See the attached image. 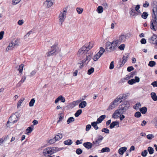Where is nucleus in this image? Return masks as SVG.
<instances>
[{
  "label": "nucleus",
  "instance_id": "nucleus-10",
  "mask_svg": "<svg viewBox=\"0 0 157 157\" xmlns=\"http://www.w3.org/2000/svg\"><path fill=\"white\" fill-rule=\"evenodd\" d=\"M130 33L122 34L119 37V41L121 42H124L126 39H128L130 36Z\"/></svg>",
  "mask_w": 157,
  "mask_h": 157
},
{
  "label": "nucleus",
  "instance_id": "nucleus-48",
  "mask_svg": "<svg viewBox=\"0 0 157 157\" xmlns=\"http://www.w3.org/2000/svg\"><path fill=\"white\" fill-rule=\"evenodd\" d=\"M82 152V150L80 148H78L77 149L76 151V153L78 155L81 154Z\"/></svg>",
  "mask_w": 157,
  "mask_h": 157
},
{
  "label": "nucleus",
  "instance_id": "nucleus-42",
  "mask_svg": "<svg viewBox=\"0 0 157 157\" xmlns=\"http://www.w3.org/2000/svg\"><path fill=\"white\" fill-rule=\"evenodd\" d=\"M97 12L99 13H101L103 11V8L101 6H99L97 9Z\"/></svg>",
  "mask_w": 157,
  "mask_h": 157
},
{
  "label": "nucleus",
  "instance_id": "nucleus-9",
  "mask_svg": "<svg viewBox=\"0 0 157 157\" xmlns=\"http://www.w3.org/2000/svg\"><path fill=\"white\" fill-rule=\"evenodd\" d=\"M121 106V107L120 106H119V109L122 112V113H123L124 112H125L129 108L130 105L129 103L125 101L124 102L123 104H122Z\"/></svg>",
  "mask_w": 157,
  "mask_h": 157
},
{
  "label": "nucleus",
  "instance_id": "nucleus-49",
  "mask_svg": "<svg viewBox=\"0 0 157 157\" xmlns=\"http://www.w3.org/2000/svg\"><path fill=\"white\" fill-rule=\"evenodd\" d=\"M141 116V114L140 112H136L135 113L134 116L136 117L139 118Z\"/></svg>",
  "mask_w": 157,
  "mask_h": 157
},
{
  "label": "nucleus",
  "instance_id": "nucleus-64",
  "mask_svg": "<svg viewBox=\"0 0 157 157\" xmlns=\"http://www.w3.org/2000/svg\"><path fill=\"white\" fill-rule=\"evenodd\" d=\"M153 87H157V81H154L151 83Z\"/></svg>",
  "mask_w": 157,
  "mask_h": 157
},
{
  "label": "nucleus",
  "instance_id": "nucleus-33",
  "mask_svg": "<svg viewBox=\"0 0 157 157\" xmlns=\"http://www.w3.org/2000/svg\"><path fill=\"white\" fill-rule=\"evenodd\" d=\"M25 98H21V99L19 100L17 105V108L21 106V104L23 102Z\"/></svg>",
  "mask_w": 157,
  "mask_h": 157
},
{
  "label": "nucleus",
  "instance_id": "nucleus-27",
  "mask_svg": "<svg viewBox=\"0 0 157 157\" xmlns=\"http://www.w3.org/2000/svg\"><path fill=\"white\" fill-rule=\"evenodd\" d=\"M87 103L86 101H83L80 103L79 105L80 108H84L86 105Z\"/></svg>",
  "mask_w": 157,
  "mask_h": 157
},
{
  "label": "nucleus",
  "instance_id": "nucleus-40",
  "mask_svg": "<svg viewBox=\"0 0 157 157\" xmlns=\"http://www.w3.org/2000/svg\"><path fill=\"white\" fill-rule=\"evenodd\" d=\"M148 15V14L147 12H144L141 15V17L143 18L144 19H146L147 18Z\"/></svg>",
  "mask_w": 157,
  "mask_h": 157
},
{
  "label": "nucleus",
  "instance_id": "nucleus-51",
  "mask_svg": "<svg viewBox=\"0 0 157 157\" xmlns=\"http://www.w3.org/2000/svg\"><path fill=\"white\" fill-rule=\"evenodd\" d=\"M33 129L31 127H29L26 129L27 133H31L33 131Z\"/></svg>",
  "mask_w": 157,
  "mask_h": 157
},
{
  "label": "nucleus",
  "instance_id": "nucleus-44",
  "mask_svg": "<svg viewBox=\"0 0 157 157\" xmlns=\"http://www.w3.org/2000/svg\"><path fill=\"white\" fill-rule=\"evenodd\" d=\"M82 110L81 109L78 110L75 113V115L76 117H78L81 114Z\"/></svg>",
  "mask_w": 157,
  "mask_h": 157
},
{
  "label": "nucleus",
  "instance_id": "nucleus-37",
  "mask_svg": "<svg viewBox=\"0 0 157 157\" xmlns=\"http://www.w3.org/2000/svg\"><path fill=\"white\" fill-rule=\"evenodd\" d=\"M75 121V119L73 117H70L67 121V123L69 124L71 123L72 122Z\"/></svg>",
  "mask_w": 157,
  "mask_h": 157
},
{
  "label": "nucleus",
  "instance_id": "nucleus-45",
  "mask_svg": "<svg viewBox=\"0 0 157 157\" xmlns=\"http://www.w3.org/2000/svg\"><path fill=\"white\" fill-rule=\"evenodd\" d=\"M140 8V6L139 5H137L135 7V10L139 14H140L141 13L140 11L139 10Z\"/></svg>",
  "mask_w": 157,
  "mask_h": 157
},
{
  "label": "nucleus",
  "instance_id": "nucleus-21",
  "mask_svg": "<svg viewBox=\"0 0 157 157\" xmlns=\"http://www.w3.org/2000/svg\"><path fill=\"white\" fill-rule=\"evenodd\" d=\"M117 105L113 101L110 103L107 110H112Z\"/></svg>",
  "mask_w": 157,
  "mask_h": 157
},
{
  "label": "nucleus",
  "instance_id": "nucleus-60",
  "mask_svg": "<svg viewBox=\"0 0 157 157\" xmlns=\"http://www.w3.org/2000/svg\"><path fill=\"white\" fill-rule=\"evenodd\" d=\"M124 44H122L119 46L118 48L121 50H123L124 49Z\"/></svg>",
  "mask_w": 157,
  "mask_h": 157
},
{
  "label": "nucleus",
  "instance_id": "nucleus-26",
  "mask_svg": "<svg viewBox=\"0 0 157 157\" xmlns=\"http://www.w3.org/2000/svg\"><path fill=\"white\" fill-rule=\"evenodd\" d=\"M151 96L152 99L155 101H157V96L155 92H152L151 94Z\"/></svg>",
  "mask_w": 157,
  "mask_h": 157
},
{
  "label": "nucleus",
  "instance_id": "nucleus-22",
  "mask_svg": "<svg viewBox=\"0 0 157 157\" xmlns=\"http://www.w3.org/2000/svg\"><path fill=\"white\" fill-rule=\"evenodd\" d=\"M127 150V147H121L118 150L119 153L121 155H122Z\"/></svg>",
  "mask_w": 157,
  "mask_h": 157
},
{
  "label": "nucleus",
  "instance_id": "nucleus-32",
  "mask_svg": "<svg viewBox=\"0 0 157 157\" xmlns=\"http://www.w3.org/2000/svg\"><path fill=\"white\" fill-rule=\"evenodd\" d=\"M98 123L97 121L91 122L92 126L94 127L95 130H97L98 128V127L97 125V124Z\"/></svg>",
  "mask_w": 157,
  "mask_h": 157
},
{
  "label": "nucleus",
  "instance_id": "nucleus-15",
  "mask_svg": "<svg viewBox=\"0 0 157 157\" xmlns=\"http://www.w3.org/2000/svg\"><path fill=\"white\" fill-rule=\"evenodd\" d=\"M118 42L117 41H114L112 42L111 47H110L109 52H111L115 49L117 46Z\"/></svg>",
  "mask_w": 157,
  "mask_h": 157
},
{
  "label": "nucleus",
  "instance_id": "nucleus-30",
  "mask_svg": "<svg viewBox=\"0 0 157 157\" xmlns=\"http://www.w3.org/2000/svg\"><path fill=\"white\" fill-rule=\"evenodd\" d=\"M151 6L152 7V9H156L157 8V2L155 0H153L151 3Z\"/></svg>",
  "mask_w": 157,
  "mask_h": 157
},
{
  "label": "nucleus",
  "instance_id": "nucleus-7",
  "mask_svg": "<svg viewBox=\"0 0 157 157\" xmlns=\"http://www.w3.org/2000/svg\"><path fill=\"white\" fill-rule=\"evenodd\" d=\"M105 51V49L102 47L100 48V50L93 58V60L95 61H97Z\"/></svg>",
  "mask_w": 157,
  "mask_h": 157
},
{
  "label": "nucleus",
  "instance_id": "nucleus-63",
  "mask_svg": "<svg viewBox=\"0 0 157 157\" xmlns=\"http://www.w3.org/2000/svg\"><path fill=\"white\" fill-rule=\"evenodd\" d=\"M149 6V3L147 1H145V3L143 5V6L144 7H147Z\"/></svg>",
  "mask_w": 157,
  "mask_h": 157
},
{
  "label": "nucleus",
  "instance_id": "nucleus-13",
  "mask_svg": "<svg viewBox=\"0 0 157 157\" xmlns=\"http://www.w3.org/2000/svg\"><path fill=\"white\" fill-rule=\"evenodd\" d=\"M129 55V54L127 53L125 54V55L123 56L122 62H120V63H119V64L120 65V67L123 66L126 62L128 60Z\"/></svg>",
  "mask_w": 157,
  "mask_h": 157
},
{
  "label": "nucleus",
  "instance_id": "nucleus-43",
  "mask_svg": "<svg viewBox=\"0 0 157 157\" xmlns=\"http://www.w3.org/2000/svg\"><path fill=\"white\" fill-rule=\"evenodd\" d=\"M35 100L34 98H32L31 99L29 103V105L30 107L33 106L34 105V104L35 103Z\"/></svg>",
  "mask_w": 157,
  "mask_h": 157
},
{
  "label": "nucleus",
  "instance_id": "nucleus-29",
  "mask_svg": "<svg viewBox=\"0 0 157 157\" xmlns=\"http://www.w3.org/2000/svg\"><path fill=\"white\" fill-rule=\"evenodd\" d=\"M140 112L143 114H145L147 111V108L146 107L144 106L140 109Z\"/></svg>",
  "mask_w": 157,
  "mask_h": 157
},
{
  "label": "nucleus",
  "instance_id": "nucleus-2",
  "mask_svg": "<svg viewBox=\"0 0 157 157\" xmlns=\"http://www.w3.org/2000/svg\"><path fill=\"white\" fill-rule=\"evenodd\" d=\"M93 47V44L92 43L89 42L88 45L86 44L85 46H83L78 51V53L79 55H84L87 54V52Z\"/></svg>",
  "mask_w": 157,
  "mask_h": 157
},
{
  "label": "nucleus",
  "instance_id": "nucleus-62",
  "mask_svg": "<svg viewBox=\"0 0 157 157\" xmlns=\"http://www.w3.org/2000/svg\"><path fill=\"white\" fill-rule=\"evenodd\" d=\"M134 68L132 66H130L128 67L127 68V70L128 72H130L131 71L133 70Z\"/></svg>",
  "mask_w": 157,
  "mask_h": 157
},
{
  "label": "nucleus",
  "instance_id": "nucleus-61",
  "mask_svg": "<svg viewBox=\"0 0 157 157\" xmlns=\"http://www.w3.org/2000/svg\"><path fill=\"white\" fill-rule=\"evenodd\" d=\"M91 126L90 124H87L86 126V131H89L91 128Z\"/></svg>",
  "mask_w": 157,
  "mask_h": 157
},
{
  "label": "nucleus",
  "instance_id": "nucleus-12",
  "mask_svg": "<svg viewBox=\"0 0 157 157\" xmlns=\"http://www.w3.org/2000/svg\"><path fill=\"white\" fill-rule=\"evenodd\" d=\"M86 58L82 60V63L84 65H86L91 59L92 56L89 54H87L86 55Z\"/></svg>",
  "mask_w": 157,
  "mask_h": 157
},
{
  "label": "nucleus",
  "instance_id": "nucleus-23",
  "mask_svg": "<svg viewBox=\"0 0 157 157\" xmlns=\"http://www.w3.org/2000/svg\"><path fill=\"white\" fill-rule=\"evenodd\" d=\"M106 116L105 115H103L100 116L99 118H98L97 122L98 124L100 123L105 118Z\"/></svg>",
  "mask_w": 157,
  "mask_h": 157
},
{
  "label": "nucleus",
  "instance_id": "nucleus-53",
  "mask_svg": "<svg viewBox=\"0 0 157 157\" xmlns=\"http://www.w3.org/2000/svg\"><path fill=\"white\" fill-rule=\"evenodd\" d=\"M102 132H104L105 133L108 134L109 133V130L107 128H103L101 130Z\"/></svg>",
  "mask_w": 157,
  "mask_h": 157
},
{
  "label": "nucleus",
  "instance_id": "nucleus-52",
  "mask_svg": "<svg viewBox=\"0 0 157 157\" xmlns=\"http://www.w3.org/2000/svg\"><path fill=\"white\" fill-rule=\"evenodd\" d=\"M59 99V101H60L62 102H64L65 101V98L62 95H60L58 97Z\"/></svg>",
  "mask_w": 157,
  "mask_h": 157
},
{
  "label": "nucleus",
  "instance_id": "nucleus-36",
  "mask_svg": "<svg viewBox=\"0 0 157 157\" xmlns=\"http://www.w3.org/2000/svg\"><path fill=\"white\" fill-rule=\"evenodd\" d=\"M26 79V77L25 76L24 78L23 77L20 82L18 83L17 86H21V84L25 81Z\"/></svg>",
  "mask_w": 157,
  "mask_h": 157
},
{
  "label": "nucleus",
  "instance_id": "nucleus-4",
  "mask_svg": "<svg viewBox=\"0 0 157 157\" xmlns=\"http://www.w3.org/2000/svg\"><path fill=\"white\" fill-rule=\"evenodd\" d=\"M129 95L128 93L121 94L117 96V98H115L113 101L117 105L121 102L122 101V100L124 99H126V98Z\"/></svg>",
  "mask_w": 157,
  "mask_h": 157
},
{
  "label": "nucleus",
  "instance_id": "nucleus-31",
  "mask_svg": "<svg viewBox=\"0 0 157 157\" xmlns=\"http://www.w3.org/2000/svg\"><path fill=\"white\" fill-rule=\"evenodd\" d=\"M73 142L71 140L68 139L66 140L64 142V144L65 145H70L72 144Z\"/></svg>",
  "mask_w": 157,
  "mask_h": 157
},
{
  "label": "nucleus",
  "instance_id": "nucleus-11",
  "mask_svg": "<svg viewBox=\"0 0 157 157\" xmlns=\"http://www.w3.org/2000/svg\"><path fill=\"white\" fill-rule=\"evenodd\" d=\"M148 40L150 43L156 44V47L157 48V36L154 35L149 39Z\"/></svg>",
  "mask_w": 157,
  "mask_h": 157
},
{
  "label": "nucleus",
  "instance_id": "nucleus-14",
  "mask_svg": "<svg viewBox=\"0 0 157 157\" xmlns=\"http://www.w3.org/2000/svg\"><path fill=\"white\" fill-rule=\"evenodd\" d=\"M56 47L57 45H54L51 47L52 50L47 53L48 56V57L51 56H52L53 55L54 53L56 51Z\"/></svg>",
  "mask_w": 157,
  "mask_h": 157
},
{
  "label": "nucleus",
  "instance_id": "nucleus-19",
  "mask_svg": "<svg viewBox=\"0 0 157 157\" xmlns=\"http://www.w3.org/2000/svg\"><path fill=\"white\" fill-rule=\"evenodd\" d=\"M83 145L85 147L88 149L91 148L93 146L92 143L88 142L84 143Z\"/></svg>",
  "mask_w": 157,
  "mask_h": 157
},
{
  "label": "nucleus",
  "instance_id": "nucleus-35",
  "mask_svg": "<svg viewBox=\"0 0 157 157\" xmlns=\"http://www.w3.org/2000/svg\"><path fill=\"white\" fill-rule=\"evenodd\" d=\"M152 123L155 125L156 128L157 129V116L153 119L152 121Z\"/></svg>",
  "mask_w": 157,
  "mask_h": 157
},
{
  "label": "nucleus",
  "instance_id": "nucleus-56",
  "mask_svg": "<svg viewBox=\"0 0 157 157\" xmlns=\"http://www.w3.org/2000/svg\"><path fill=\"white\" fill-rule=\"evenodd\" d=\"M154 136L152 134H149L147 136V138L149 140H151L154 138Z\"/></svg>",
  "mask_w": 157,
  "mask_h": 157
},
{
  "label": "nucleus",
  "instance_id": "nucleus-28",
  "mask_svg": "<svg viewBox=\"0 0 157 157\" xmlns=\"http://www.w3.org/2000/svg\"><path fill=\"white\" fill-rule=\"evenodd\" d=\"M141 106V105L140 103L139 102H138L133 106V108L136 110H137Z\"/></svg>",
  "mask_w": 157,
  "mask_h": 157
},
{
  "label": "nucleus",
  "instance_id": "nucleus-1",
  "mask_svg": "<svg viewBox=\"0 0 157 157\" xmlns=\"http://www.w3.org/2000/svg\"><path fill=\"white\" fill-rule=\"evenodd\" d=\"M152 10L153 15L151 21L150 27L152 30L155 31L157 29V9H152Z\"/></svg>",
  "mask_w": 157,
  "mask_h": 157
},
{
  "label": "nucleus",
  "instance_id": "nucleus-38",
  "mask_svg": "<svg viewBox=\"0 0 157 157\" xmlns=\"http://www.w3.org/2000/svg\"><path fill=\"white\" fill-rule=\"evenodd\" d=\"M147 151L150 154H152L154 153V150L153 148L151 147H148Z\"/></svg>",
  "mask_w": 157,
  "mask_h": 157
},
{
  "label": "nucleus",
  "instance_id": "nucleus-24",
  "mask_svg": "<svg viewBox=\"0 0 157 157\" xmlns=\"http://www.w3.org/2000/svg\"><path fill=\"white\" fill-rule=\"evenodd\" d=\"M16 45H17V44H15L14 43H10L9 46L6 48V51H8L10 49H11L13 48V46H15Z\"/></svg>",
  "mask_w": 157,
  "mask_h": 157
},
{
  "label": "nucleus",
  "instance_id": "nucleus-54",
  "mask_svg": "<svg viewBox=\"0 0 157 157\" xmlns=\"http://www.w3.org/2000/svg\"><path fill=\"white\" fill-rule=\"evenodd\" d=\"M76 10L78 13L80 14L82 13L83 11V9L81 8H77L76 9Z\"/></svg>",
  "mask_w": 157,
  "mask_h": 157
},
{
  "label": "nucleus",
  "instance_id": "nucleus-41",
  "mask_svg": "<svg viewBox=\"0 0 157 157\" xmlns=\"http://www.w3.org/2000/svg\"><path fill=\"white\" fill-rule=\"evenodd\" d=\"M112 43L110 42H108L106 44V49L108 50V51L109 52L110 47H111Z\"/></svg>",
  "mask_w": 157,
  "mask_h": 157
},
{
  "label": "nucleus",
  "instance_id": "nucleus-5",
  "mask_svg": "<svg viewBox=\"0 0 157 157\" xmlns=\"http://www.w3.org/2000/svg\"><path fill=\"white\" fill-rule=\"evenodd\" d=\"M103 139V137L101 135H99L97 137L95 138L92 142L93 146L96 147L101 144V143Z\"/></svg>",
  "mask_w": 157,
  "mask_h": 157
},
{
  "label": "nucleus",
  "instance_id": "nucleus-39",
  "mask_svg": "<svg viewBox=\"0 0 157 157\" xmlns=\"http://www.w3.org/2000/svg\"><path fill=\"white\" fill-rule=\"evenodd\" d=\"M110 151V149L108 147H105L102 148L101 150V152L102 153L105 152H109Z\"/></svg>",
  "mask_w": 157,
  "mask_h": 157
},
{
  "label": "nucleus",
  "instance_id": "nucleus-58",
  "mask_svg": "<svg viewBox=\"0 0 157 157\" xmlns=\"http://www.w3.org/2000/svg\"><path fill=\"white\" fill-rule=\"evenodd\" d=\"M147 150H145L142 152L141 153V155L143 157H145L147 155Z\"/></svg>",
  "mask_w": 157,
  "mask_h": 157
},
{
  "label": "nucleus",
  "instance_id": "nucleus-18",
  "mask_svg": "<svg viewBox=\"0 0 157 157\" xmlns=\"http://www.w3.org/2000/svg\"><path fill=\"white\" fill-rule=\"evenodd\" d=\"M44 4L48 8H49L53 4V0H46L44 2Z\"/></svg>",
  "mask_w": 157,
  "mask_h": 157
},
{
  "label": "nucleus",
  "instance_id": "nucleus-50",
  "mask_svg": "<svg viewBox=\"0 0 157 157\" xmlns=\"http://www.w3.org/2000/svg\"><path fill=\"white\" fill-rule=\"evenodd\" d=\"M63 116L62 113H60L59 114V120L57 121V123H59L60 121H62V120L63 119Z\"/></svg>",
  "mask_w": 157,
  "mask_h": 157
},
{
  "label": "nucleus",
  "instance_id": "nucleus-59",
  "mask_svg": "<svg viewBox=\"0 0 157 157\" xmlns=\"http://www.w3.org/2000/svg\"><path fill=\"white\" fill-rule=\"evenodd\" d=\"M56 141L55 139V138H53L49 140L48 143L50 144H52L54 143Z\"/></svg>",
  "mask_w": 157,
  "mask_h": 157
},
{
  "label": "nucleus",
  "instance_id": "nucleus-47",
  "mask_svg": "<svg viewBox=\"0 0 157 157\" xmlns=\"http://www.w3.org/2000/svg\"><path fill=\"white\" fill-rule=\"evenodd\" d=\"M94 71V68L93 67H91L88 70L87 74L90 75Z\"/></svg>",
  "mask_w": 157,
  "mask_h": 157
},
{
  "label": "nucleus",
  "instance_id": "nucleus-46",
  "mask_svg": "<svg viewBox=\"0 0 157 157\" xmlns=\"http://www.w3.org/2000/svg\"><path fill=\"white\" fill-rule=\"evenodd\" d=\"M156 64L155 62L153 61H151L149 62L148 65L149 66L152 67L154 66Z\"/></svg>",
  "mask_w": 157,
  "mask_h": 157
},
{
  "label": "nucleus",
  "instance_id": "nucleus-57",
  "mask_svg": "<svg viewBox=\"0 0 157 157\" xmlns=\"http://www.w3.org/2000/svg\"><path fill=\"white\" fill-rule=\"evenodd\" d=\"M79 101H74L72 103H71L72 106L73 107L75 106V105H78Z\"/></svg>",
  "mask_w": 157,
  "mask_h": 157
},
{
  "label": "nucleus",
  "instance_id": "nucleus-17",
  "mask_svg": "<svg viewBox=\"0 0 157 157\" xmlns=\"http://www.w3.org/2000/svg\"><path fill=\"white\" fill-rule=\"evenodd\" d=\"M129 13L131 16L134 18L139 14L137 12H136L133 8H130V11L129 12Z\"/></svg>",
  "mask_w": 157,
  "mask_h": 157
},
{
  "label": "nucleus",
  "instance_id": "nucleus-16",
  "mask_svg": "<svg viewBox=\"0 0 157 157\" xmlns=\"http://www.w3.org/2000/svg\"><path fill=\"white\" fill-rule=\"evenodd\" d=\"M122 113V112L119 109H118L114 112L112 116V117L114 118H117L119 117V115Z\"/></svg>",
  "mask_w": 157,
  "mask_h": 157
},
{
  "label": "nucleus",
  "instance_id": "nucleus-20",
  "mask_svg": "<svg viewBox=\"0 0 157 157\" xmlns=\"http://www.w3.org/2000/svg\"><path fill=\"white\" fill-rule=\"evenodd\" d=\"M115 126H117V127L119 126V123L118 121H116L112 122L110 125L109 128L110 129H112Z\"/></svg>",
  "mask_w": 157,
  "mask_h": 157
},
{
  "label": "nucleus",
  "instance_id": "nucleus-25",
  "mask_svg": "<svg viewBox=\"0 0 157 157\" xmlns=\"http://www.w3.org/2000/svg\"><path fill=\"white\" fill-rule=\"evenodd\" d=\"M63 137V135L62 134L58 133L57 135L54 138L56 141H58L61 139Z\"/></svg>",
  "mask_w": 157,
  "mask_h": 157
},
{
  "label": "nucleus",
  "instance_id": "nucleus-34",
  "mask_svg": "<svg viewBox=\"0 0 157 157\" xmlns=\"http://www.w3.org/2000/svg\"><path fill=\"white\" fill-rule=\"evenodd\" d=\"M24 67V64H21L19 66V68H18V70L19 71V73H21L22 74V71L23 70Z\"/></svg>",
  "mask_w": 157,
  "mask_h": 157
},
{
  "label": "nucleus",
  "instance_id": "nucleus-8",
  "mask_svg": "<svg viewBox=\"0 0 157 157\" xmlns=\"http://www.w3.org/2000/svg\"><path fill=\"white\" fill-rule=\"evenodd\" d=\"M54 153V149L50 147H47L43 150V154L45 156H48Z\"/></svg>",
  "mask_w": 157,
  "mask_h": 157
},
{
  "label": "nucleus",
  "instance_id": "nucleus-6",
  "mask_svg": "<svg viewBox=\"0 0 157 157\" xmlns=\"http://www.w3.org/2000/svg\"><path fill=\"white\" fill-rule=\"evenodd\" d=\"M18 120V118L17 116L15 115V114L12 115L9 119L7 124V126L9 127V124L10 123L13 124L17 122Z\"/></svg>",
  "mask_w": 157,
  "mask_h": 157
},
{
  "label": "nucleus",
  "instance_id": "nucleus-3",
  "mask_svg": "<svg viewBox=\"0 0 157 157\" xmlns=\"http://www.w3.org/2000/svg\"><path fill=\"white\" fill-rule=\"evenodd\" d=\"M67 10L66 8L61 10L58 17L59 24V25H62L63 22L64 21L66 16Z\"/></svg>",
  "mask_w": 157,
  "mask_h": 157
},
{
  "label": "nucleus",
  "instance_id": "nucleus-55",
  "mask_svg": "<svg viewBox=\"0 0 157 157\" xmlns=\"http://www.w3.org/2000/svg\"><path fill=\"white\" fill-rule=\"evenodd\" d=\"M135 81L134 79H131L128 80V83L130 85H132L135 83Z\"/></svg>",
  "mask_w": 157,
  "mask_h": 157
}]
</instances>
